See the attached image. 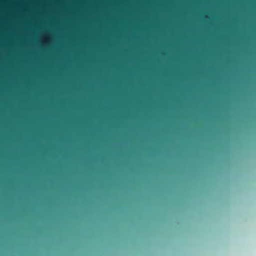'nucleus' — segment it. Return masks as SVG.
Here are the masks:
<instances>
[{
	"instance_id": "1",
	"label": "nucleus",
	"mask_w": 256,
	"mask_h": 256,
	"mask_svg": "<svg viewBox=\"0 0 256 256\" xmlns=\"http://www.w3.org/2000/svg\"><path fill=\"white\" fill-rule=\"evenodd\" d=\"M204 18H208V16H204Z\"/></svg>"
}]
</instances>
